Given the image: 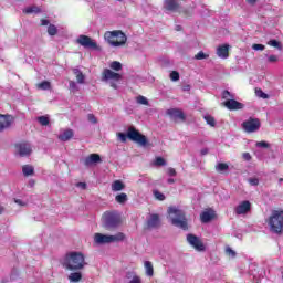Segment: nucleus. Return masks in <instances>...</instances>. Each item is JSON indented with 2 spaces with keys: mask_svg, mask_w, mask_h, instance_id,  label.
<instances>
[{
  "mask_svg": "<svg viewBox=\"0 0 283 283\" xmlns=\"http://www.w3.org/2000/svg\"><path fill=\"white\" fill-rule=\"evenodd\" d=\"M62 264L64 269L67 271H81V269H85L87 266V262H85V255L81 252H70L67 253Z\"/></svg>",
  "mask_w": 283,
  "mask_h": 283,
  "instance_id": "1",
  "label": "nucleus"
},
{
  "mask_svg": "<svg viewBox=\"0 0 283 283\" xmlns=\"http://www.w3.org/2000/svg\"><path fill=\"white\" fill-rule=\"evenodd\" d=\"M117 138L120 143H127V138H129V140L137 143V145H140L142 147L147 146V137L134 127L128 128L127 135L125 133H117Z\"/></svg>",
  "mask_w": 283,
  "mask_h": 283,
  "instance_id": "2",
  "label": "nucleus"
},
{
  "mask_svg": "<svg viewBox=\"0 0 283 283\" xmlns=\"http://www.w3.org/2000/svg\"><path fill=\"white\" fill-rule=\"evenodd\" d=\"M104 39L112 48H123L127 43V35L120 30L106 31Z\"/></svg>",
  "mask_w": 283,
  "mask_h": 283,
  "instance_id": "3",
  "label": "nucleus"
},
{
  "mask_svg": "<svg viewBox=\"0 0 283 283\" xmlns=\"http://www.w3.org/2000/svg\"><path fill=\"white\" fill-rule=\"evenodd\" d=\"M168 218L171 224H174V227H178V229H182L184 231H187L188 226H187V218L185 217V211L176 207H170L168 209Z\"/></svg>",
  "mask_w": 283,
  "mask_h": 283,
  "instance_id": "4",
  "label": "nucleus"
},
{
  "mask_svg": "<svg viewBox=\"0 0 283 283\" xmlns=\"http://www.w3.org/2000/svg\"><path fill=\"white\" fill-rule=\"evenodd\" d=\"M272 233H282L283 231V210H274L268 220Z\"/></svg>",
  "mask_w": 283,
  "mask_h": 283,
  "instance_id": "5",
  "label": "nucleus"
},
{
  "mask_svg": "<svg viewBox=\"0 0 283 283\" xmlns=\"http://www.w3.org/2000/svg\"><path fill=\"white\" fill-rule=\"evenodd\" d=\"M102 224L108 231L117 229V227H120V214L118 212H105L102 217Z\"/></svg>",
  "mask_w": 283,
  "mask_h": 283,
  "instance_id": "6",
  "label": "nucleus"
},
{
  "mask_svg": "<svg viewBox=\"0 0 283 283\" xmlns=\"http://www.w3.org/2000/svg\"><path fill=\"white\" fill-rule=\"evenodd\" d=\"M123 76L119 73H116L109 69H104L102 73V80L105 81L106 83H109L111 87L113 90H118V84Z\"/></svg>",
  "mask_w": 283,
  "mask_h": 283,
  "instance_id": "7",
  "label": "nucleus"
},
{
  "mask_svg": "<svg viewBox=\"0 0 283 283\" xmlns=\"http://www.w3.org/2000/svg\"><path fill=\"white\" fill-rule=\"evenodd\" d=\"M77 43L78 45H82V48H86L88 50H98V44L96 41L87 35H80L77 38Z\"/></svg>",
  "mask_w": 283,
  "mask_h": 283,
  "instance_id": "8",
  "label": "nucleus"
},
{
  "mask_svg": "<svg viewBox=\"0 0 283 283\" xmlns=\"http://www.w3.org/2000/svg\"><path fill=\"white\" fill-rule=\"evenodd\" d=\"M187 242H188V244H190V247H193V249L196 251L202 252V251H206V249H207L205 247V243H202V240H200V238H198L195 234H188Z\"/></svg>",
  "mask_w": 283,
  "mask_h": 283,
  "instance_id": "9",
  "label": "nucleus"
},
{
  "mask_svg": "<svg viewBox=\"0 0 283 283\" xmlns=\"http://www.w3.org/2000/svg\"><path fill=\"white\" fill-rule=\"evenodd\" d=\"M242 127H243L244 132H247L248 134L258 132V129H260V119L250 118V119L243 122Z\"/></svg>",
  "mask_w": 283,
  "mask_h": 283,
  "instance_id": "10",
  "label": "nucleus"
},
{
  "mask_svg": "<svg viewBox=\"0 0 283 283\" xmlns=\"http://www.w3.org/2000/svg\"><path fill=\"white\" fill-rule=\"evenodd\" d=\"M249 211H251V202L249 200L240 202L234 209L237 216H247Z\"/></svg>",
  "mask_w": 283,
  "mask_h": 283,
  "instance_id": "11",
  "label": "nucleus"
},
{
  "mask_svg": "<svg viewBox=\"0 0 283 283\" xmlns=\"http://www.w3.org/2000/svg\"><path fill=\"white\" fill-rule=\"evenodd\" d=\"M164 8L168 12H178L180 10V3L178 0H165Z\"/></svg>",
  "mask_w": 283,
  "mask_h": 283,
  "instance_id": "12",
  "label": "nucleus"
},
{
  "mask_svg": "<svg viewBox=\"0 0 283 283\" xmlns=\"http://www.w3.org/2000/svg\"><path fill=\"white\" fill-rule=\"evenodd\" d=\"M224 107L230 111H235V109H243L244 104L235 101V99H228L223 103Z\"/></svg>",
  "mask_w": 283,
  "mask_h": 283,
  "instance_id": "13",
  "label": "nucleus"
},
{
  "mask_svg": "<svg viewBox=\"0 0 283 283\" xmlns=\"http://www.w3.org/2000/svg\"><path fill=\"white\" fill-rule=\"evenodd\" d=\"M231 46L229 44H222L217 48V56L219 59H229V50Z\"/></svg>",
  "mask_w": 283,
  "mask_h": 283,
  "instance_id": "14",
  "label": "nucleus"
},
{
  "mask_svg": "<svg viewBox=\"0 0 283 283\" xmlns=\"http://www.w3.org/2000/svg\"><path fill=\"white\" fill-rule=\"evenodd\" d=\"M94 242L95 244H111L109 234L95 233Z\"/></svg>",
  "mask_w": 283,
  "mask_h": 283,
  "instance_id": "15",
  "label": "nucleus"
},
{
  "mask_svg": "<svg viewBox=\"0 0 283 283\" xmlns=\"http://www.w3.org/2000/svg\"><path fill=\"white\" fill-rule=\"evenodd\" d=\"M12 125V116L10 115H0V132L8 129Z\"/></svg>",
  "mask_w": 283,
  "mask_h": 283,
  "instance_id": "16",
  "label": "nucleus"
},
{
  "mask_svg": "<svg viewBox=\"0 0 283 283\" xmlns=\"http://www.w3.org/2000/svg\"><path fill=\"white\" fill-rule=\"evenodd\" d=\"M15 147L20 156H30L32 154V147L29 144H18Z\"/></svg>",
  "mask_w": 283,
  "mask_h": 283,
  "instance_id": "17",
  "label": "nucleus"
},
{
  "mask_svg": "<svg viewBox=\"0 0 283 283\" xmlns=\"http://www.w3.org/2000/svg\"><path fill=\"white\" fill-rule=\"evenodd\" d=\"M168 116L175 120H185V113L180 109L171 108L167 111Z\"/></svg>",
  "mask_w": 283,
  "mask_h": 283,
  "instance_id": "18",
  "label": "nucleus"
},
{
  "mask_svg": "<svg viewBox=\"0 0 283 283\" xmlns=\"http://www.w3.org/2000/svg\"><path fill=\"white\" fill-rule=\"evenodd\" d=\"M96 163H101V155L98 154H91L84 159L85 167H92V165H96Z\"/></svg>",
  "mask_w": 283,
  "mask_h": 283,
  "instance_id": "19",
  "label": "nucleus"
},
{
  "mask_svg": "<svg viewBox=\"0 0 283 283\" xmlns=\"http://www.w3.org/2000/svg\"><path fill=\"white\" fill-rule=\"evenodd\" d=\"M213 218H216V212L213 210H206L200 214V220L203 223L211 222Z\"/></svg>",
  "mask_w": 283,
  "mask_h": 283,
  "instance_id": "20",
  "label": "nucleus"
},
{
  "mask_svg": "<svg viewBox=\"0 0 283 283\" xmlns=\"http://www.w3.org/2000/svg\"><path fill=\"white\" fill-rule=\"evenodd\" d=\"M147 224L149 229H156L157 227H160V217H158V214H150Z\"/></svg>",
  "mask_w": 283,
  "mask_h": 283,
  "instance_id": "21",
  "label": "nucleus"
},
{
  "mask_svg": "<svg viewBox=\"0 0 283 283\" xmlns=\"http://www.w3.org/2000/svg\"><path fill=\"white\" fill-rule=\"evenodd\" d=\"M73 136L74 132H72V129H66L59 135V139L63 143H67V140H70Z\"/></svg>",
  "mask_w": 283,
  "mask_h": 283,
  "instance_id": "22",
  "label": "nucleus"
},
{
  "mask_svg": "<svg viewBox=\"0 0 283 283\" xmlns=\"http://www.w3.org/2000/svg\"><path fill=\"white\" fill-rule=\"evenodd\" d=\"M144 268L146 271V275L148 277H154V264H151V261H145L144 262Z\"/></svg>",
  "mask_w": 283,
  "mask_h": 283,
  "instance_id": "23",
  "label": "nucleus"
},
{
  "mask_svg": "<svg viewBox=\"0 0 283 283\" xmlns=\"http://www.w3.org/2000/svg\"><path fill=\"white\" fill-rule=\"evenodd\" d=\"M83 280V274L81 272H73L69 275V281L71 283H78Z\"/></svg>",
  "mask_w": 283,
  "mask_h": 283,
  "instance_id": "24",
  "label": "nucleus"
},
{
  "mask_svg": "<svg viewBox=\"0 0 283 283\" xmlns=\"http://www.w3.org/2000/svg\"><path fill=\"white\" fill-rule=\"evenodd\" d=\"M73 74L76 76V81L77 83H80V85H83V83H85V75L83 74V72H81V70L73 69Z\"/></svg>",
  "mask_w": 283,
  "mask_h": 283,
  "instance_id": "25",
  "label": "nucleus"
},
{
  "mask_svg": "<svg viewBox=\"0 0 283 283\" xmlns=\"http://www.w3.org/2000/svg\"><path fill=\"white\" fill-rule=\"evenodd\" d=\"M111 244L113 242H123L125 240V233L118 232L115 235L109 234Z\"/></svg>",
  "mask_w": 283,
  "mask_h": 283,
  "instance_id": "26",
  "label": "nucleus"
},
{
  "mask_svg": "<svg viewBox=\"0 0 283 283\" xmlns=\"http://www.w3.org/2000/svg\"><path fill=\"white\" fill-rule=\"evenodd\" d=\"M126 277L128 280L127 283H143V279H140V276L137 274L128 273Z\"/></svg>",
  "mask_w": 283,
  "mask_h": 283,
  "instance_id": "27",
  "label": "nucleus"
},
{
  "mask_svg": "<svg viewBox=\"0 0 283 283\" xmlns=\"http://www.w3.org/2000/svg\"><path fill=\"white\" fill-rule=\"evenodd\" d=\"M123 189H125V184H123V181L115 180L112 184V191H123Z\"/></svg>",
  "mask_w": 283,
  "mask_h": 283,
  "instance_id": "28",
  "label": "nucleus"
},
{
  "mask_svg": "<svg viewBox=\"0 0 283 283\" xmlns=\"http://www.w3.org/2000/svg\"><path fill=\"white\" fill-rule=\"evenodd\" d=\"M23 12L25 14H39V12H41V9H39V7L36 6H32V7H27Z\"/></svg>",
  "mask_w": 283,
  "mask_h": 283,
  "instance_id": "29",
  "label": "nucleus"
},
{
  "mask_svg": "<svg viewBox=\"0 0 283 283\" xmlns=\"http://www.w3.org/2000/svg\"><path fill=\"white\" fill-rule=\"evenodd\" d=\"M23 176H33L34 175V167L31 165H24L22 167Z\"/></svg>",
  "mask_w": 283,
  "mask_h": 283,
  "instance_id": "30",
  "label": "nucleus"
},
{
  "mask_svg": "<svg viewBox=\"0 0 283 283\" xmlns=\"http://www.w3.org/2000/svg\"><path fill=\"white\" fill-rule=\"evenodd\" d=\"M111 70H114L115 72H120L123 70V64L118 61H113L109 63Z\"/></svg>",
  "mask_w": 283,
  "mask_h": 283,
  "instance_id": "31",
  "label": "nucleus"
},
{
  "mask_svg": "<svg viewBox=\"0 0 283 283\" xmlns=\"http://www.w3.org/2000/svg\"><path fill=\"white\" fill-rule=\"evenodd\" d=\"M115 200H116V202H118V205H125V202H127V193L122 192V193L117 195L115 197Z\"/></svg>",
  "mask_w": 283,
  "mask_h": 283,
  "instance_id": "32",
  "label": "nucleus"
},
{
  "mask_svg": "<svg viewBox=\"0 0 283 283\" xmlns=\"http://www.w3.org/2000/svg\"><path fill=\"white\" fill-rule=\"evenodd\" d=\"M38 90H43V91L52 90V84L49 81H43L38 84Z\"/></svg>",
  "mask_w": 283,
  "mask_h": 283,
  "instance_id": "33",
  "label": "nucleus"
},
{
  "mask_svg": "<svg viewBox=\"0 0 283 283\" xmlns=\"http://www.w3.org/2000/svg\"><path fill=\"white\" fill-rule=\"evenodd\" d=\"M38 123L42 125L43 127H48L50 125V117L49 116H40L38 117Z\"/></svg>",
  "mask_w": 283,
  "mask_h": 283,
  "instance_id": "34",
  "label": "nucleus"
},
{
  "mask_svg": "<svg viewBox=\"0 0 283 283\" xmlns=\"http://www.w3.org/2000/svg\"><path fill=\"white\" fill-rule=\"evenodd\" d=\"M203 118H205L207 125H210V127H216V118H213V116L205 115Z\"/></svg>",
  "mask_w": 283,
  "mask_h": 283,
  "instance_id": "35",
  "label": "nucleus"
},
{
  "mask_svg": "<svg viewBox=\"0 0 283 283\" xmlns=\"http://www.w3.org/2000/svg\"><path fill=\"white\" fill-rule=\"evenodd\" d=\"M268 45H270L271 48H276V50H282V43L277 40H270L268 42Z\"/></svg>",
  "mask_w": 283,
  "mask_h": 283,
  "instance_id": "36",
  "label": "nucleus"
},
{
  "mask_svg": "<svg viewBox=\"0 0 283 283\" xmlns=\"http://www.w3.org/2000/svg\"><path fill=\"white\" fill-rule=\"evenodd\" d=\"M136 103H138V105H149V101L143 95L136 97Z\"/></svg>",
  "mask_w": 283,
  "mask_h": 283,
  "instance_id": "37",
  "label": "nucleus"
},
{
  "mask_svg": "<svg viewBox=\"0 0 283 283\" xmlns=\"http://www.w3.org/2000/svg\"><path fill=\"white\" fill-rule=\"evenodd\" d=\"M154 165L156 167H165V165H167V161H165L163 157H157L154 161Z\"/></svg>",
  "mask_w": 283,
  "mask_h": 283,
  "instance_id": "38",
  "label": "nucleus"
},
{
  "mask_svg": "<svg viewBox=\"0 0 283 283\" xmlns=\"http://www.w3.org/2000/svg\"><path fill=\"white\" fill-rule=\"evenodd\" d=\"M217 171H219L220 174H222V171H227L229 169V165L224 164V163H220L216 166Z\"/></svg>",
  "mask_w": 283,
  "mask_h": 283,
  "instance_id": "39",
  "label": "nucleus"
},
{
  "mask_svg": "<svg viewBox=\"0 0 283 283\" xmlns=\"http://www.w3.org/2000/svg\"><path fill=\"white\" fill-rule=\"evenodd\" d=\"M56 32H59V30L56 29V25L50 24L48 28V33L50 34V36L56 35Z\"/></svg>",
  "mask_w": 283,
  "mask_h": 283,
  "instance_id": "40",
  "label": "nucleus"
},
{
  "mask_svg": "<svg viewBox=\"0 0 283 283\" xmlns=\"http://www.w3.org/2000/svg\"><path fill=\"white\" fill-rule=\"evenodd\" d=\"M69 90H70L71 92H78V85H76V82L70 81V82H69Z\"/></svg>",
  "mask_w": 283,
  "mask_h": 283,
  "instance_id": "41",
  "label": "nucleus"
},
{
  "mask_svg": "<svg viewBox=\"0 0 283 283\" xmlns=\"http://www.w3.org/2000/svg\"><path fill=\"white\" fill-rule=\"evenodd\" d=\"M195 59H196L197 61H202V60H205V59H209V54H205V52L200 51V52L195 56Z\"/></svg>",
  "mask_w": 283,
  "mask_h": 283,
  "instance_id": "42",
  "label": "nucleus"
},
{
  "mask_svg": "<svg viewBox=\"0 0 283 283\" xmlns=\"http://www.w3.org/2000/svg\"><path fill=\"white\" fill-rule=\"evenodd\" d=\"M153 193H154L156 200H160V201L165 200V195L163 192H160L158 190H154Z\"/></svg>",
  "mask_w": 283,
  "mask_h": 283,
  "instance_id": "43",
  "label": "nucleus"
},
{
  "mask_svg": "<svg viewBox=\"0 0 283 283\" xmlns=\"http://www.w3.org/2000/svg\"><path fill=\"white\" fill-rule=\"evenodd\" d=\"M170 80L171 81H180V73H178L177 71H172L170 73Z\"/></svg>",
  "mask_w": 283,
  "mask_h": 283,
  "instance_id": "44",
  "label": "nucleus"
},
{
  "mask_svg": "<svg viewBox=\"0 0 283 283\" xmlns=\"http://www.w3.org/2000/svg\"><path fill=\"white\" fill-rule=\"evenodd\" d=\"M249 184L252 185V187H258L260 185L259 178H250Z\"/></svg>",
  "mask_w": 283,
  "mask_h": 283,
  "instance_id": "45",
  "label": "nucleus"
},
{
  "mask_svg": "<svg viewBox=\"0 0 283 283\" xmlns=\"http://www.w3.org/2000/svg\"><path fill=\"white\" fill-rule=\"evenodd\" d=\"M269 63H277L280 61V57L277 55H270L268 56Z\"/></svg>",
  "mask_w": 283,
  "mask_h": 283,
  "instance_id": "46",
  "label": "nucleus"
},
{
  "mask_svg": "<svg viewBox=\"0 0 283 283\" xmlns=\"http://www.w3.org/2000/svg\"><path fill=\"white\" fill-rule=\"evenodd\" d=\"M87 118L93 125H96V123H98V119H96V116H94L93 114H88Z\"/></svg>",
  "mask_w": 283,
  "mask_h": 283,
  "instance_id": "47",
  "label": "nucleus"
},
{
  "mask_svg": "<svg viewBox=\"0 0 283 283\" xmlns=\"http://www.w3.org/2000/svg\"><path fill=\"white\" fill-rule=\"evenodd\" d=\"M14 202L15 205H19V207H28V202L21 199H14Z\"/></svg>",
  "mask_w": 283,
  "mask_h": 283,
  "instance_id": "48",
  "label": "nucleus"
},
{
  "mask_svg": "<svg viewBox=\"0 0 283 283\" xmlns=\"http://www.w3.org/2000/svg\"><path fill=\"white\" fill-rule=\"evenodd\" d=\"M256 96H259V98H269V95L262 92V90L256 91Z\"/></svg>",
  "mask_w": 283,
  "mask_h": 283,
  "instance_id": "49",
  "label": "nucleus"
},
{
  "mask_svg": "<svg viewBox=\"0 0 283 283\" xmlns=\"http://www.w3.org/2000/svg\"><path fill=\"white\" fill-rule=\"evenodd\" d=\"M256 147H261L263 149H266V148H269V143H266V142H258L256 143Z\"/></svg>",
  "mask_w": 283,
  "mask_h": 283,
  "instance_id": "50",
  "label": "nucleus"
},
{
  "mask_svg": "<svg viewBox=\"0 0 283 283\" xmlns=\"http://www.w3.org/2000/svg\"><path fill=\"white\" fill-rule=\"evenodd\" d=\"M252 50L262 51V50H264V45L263 44H253Z\"/></svg>",
  "mask_w": 283,
  "mask_h": 283,
  "instance_id": "51",
  "label": "nucleus"
},
{
  "mask_svg": "<svg viewBox=\"0 0 283 283\" xmlns=\"http://www.w3.org/2000/svg\"><path fill=\"white\" fill-rule=\"evenodd\" d=\"M226 253H228V255H232V258H235V251H233L231 248H227Z\"/></svg>",
  "mask_w": 283,
  "mask_h": 283,
  "instance_id": "52",
  "label": "nucleus"
},
{
  "mask_svg": "<svg viewBox=\"0 0 283 283\" xmlns=\"http://www.w3.org/2000/svg\"><path fill=\"white\" fill-rule=\"evenodd\" d=\"M167 174H168V176H176L177 172H176V169L168 168Z\"/></svg>",
  "mask_w": 283,
  "mask_h": 283,
  "instance_id": "53",
  "label": "nucleus"
},
{
  "mask_svg": "<svg viewBox=\"0 0 283 283\" xmlns=\"http://www.w3.org/2000/svg\"><path fill=\"white\" fill-rule=\"evenodd\" d=\"M231 96V93L229 91H223L222 98H229Z\"/></svg>",
  "mask_w": 283,
  "mask_h": 283,
  "instance_id": "54",
  "label": "nucleus"
},
{
  "mask_svg": "<svg viewBox=\"0 0 283 283\" xmlns=\"http://www.w3.org/2000/svg\"><path fill=\"white\" fill-rule=\"evenodd\" d=\"M243 158H244V160H251V154L243 153Z\"/></svg>",
  "mask_w": 283,
  "mask_h": 283,
  "instance_id": "55",
  "label": "nucleus"
},
{
  "mask_svg": "<svg viewBox=\"0 0 283 283\" xmlns=\"http://www.w3.org/2000/svg\"><path fill=\"white\" fill-rule=\"evenodd\" d=\"M77 187H80L81 189H86L87 184L86 182H78Z\"/></svg>",
  "mask_w": 283,
  "mask_h": 283,
  "instance_id": "56",
  "label": "nucleus"
},
{
  "mask_svg": "<svg viewBox=\"0 0 283 283\" xmlns=\"http://www.w3.org/2000/svg\"><path fill=\"white\" fill-rule=\"evenodd\" d=\"M41 23H42V25H49L50 21L49 20H42Z\"/></svg>",
  "mask_w": 283,
  "mask_h": 283,
  "instance_id": "57",
  "label": "nucleus"
},
{
  "mask_svg": "<svg viewBox=\"0 0 283 283\" xmlns=\"http://www.w3.org/2000/svg\"><path fill=\"white\" fill-rule=\"evenodd\" d=\"M201 154H202V156H207V154H209V150L208 149H202Z\"/></svg>",
  "mask_w": 283,
  "mask_h": 283,
  "instance_id": "58",
  "label": "nucleus"
},
{
  "mask_svg": "<svg viewBox=\"0 0 283 283\" xmlns=\"http://www.w3.org/2000/svg\"><path fill=\"white\" fill-rule=\"evenodd\" d=\"M174 182H175L174 179H171V178L168 179V184H169V185H174Z\"/></svg>",
  "mask_w": 283,
  "mask_h": 283,
  "instance_id": "59",
  "label": "nucleus"
},
{
  "mask_svg": "<svg viewBox=\"0 0 283 283\" xmlns=\"http://www.w3.org/2000/svg\"><path fill=\"white\" fill-rule=\"evenodd\" d=\"M248 3H255V0H247Z\"/></svg>",
  "mask_w": 283,
  "mask_h": 283,
  "instance_id": "60",
  "label": "nucleus"
},
{
  "mask_svg": "<svg viewBox=\"0 0 283 283\" xmlns=\"http://www.w3.org/2000/svg\"><path fill=\"white\" fill-rule=\"evenodd\" d=\"M0 213H3V207L0 206Z\"/></svg>",
  "mask_w": 283,
  "mask_h": 283,
  "instance_id": "61",
  "label": "nucleus"
},
{
  "mask_svg": "<svg viewBox=\"0 0 283 283\" xmlns=\"http://www.w3.org/2000/svg\"><path fill=\"white\" fill-rule=\"evenodd\" d=\"M185 90H189V86H186Z\"/></svg>",
  "mask_w": 283,
  "mask_h": 283,
  "instance_id": "62",
  "label": "nucleus"
},
{
  "mask_svg": "<svg viewBox=\"0 0 283 283\" xmlns=\"http://www.w3.org/2000/svg\"><path fill=\"white\" fill-rule=\"evenodd\" d=\"M282 180H283V179L281 178V179L279 180V182H282Z\"/></svg>",
  "mask_w": 283,
  "mask_h": 283,
  "instance_id": "63",
  "label": "nucleus"
}]
</instances>
